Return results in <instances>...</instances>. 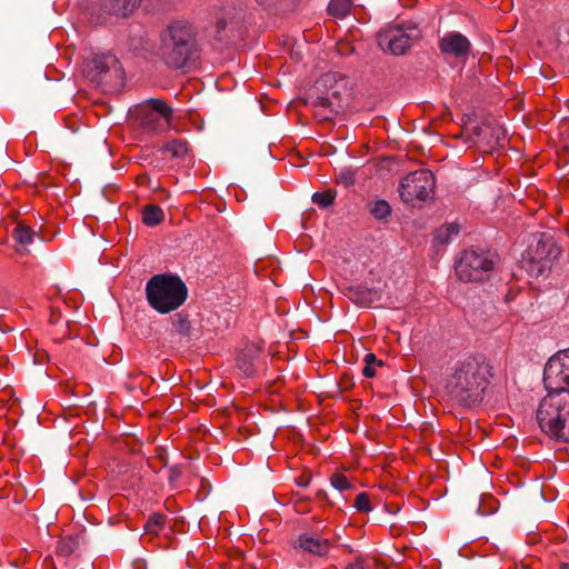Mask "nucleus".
<instances>
[{
	"instance_id": "ddd939ff",
	"label": "nucleus",
	"mask_w": 569,
	"mask_h": 569,
	"mask_svg": "<svg viewBox=\"0 0 569 569\" xmlns=\"http://www.w3.org/2000/svg\"><path fill=\"white\" fill-rule=\"evenodd\" d=\"M439 47L443 53L461 57L469 52L470 42L460 33H449L440 40Z\"/></svg>"
},
{
	"instance_id": "b1692460",
	"label": "nucleus",
	"mask_w": 569,
	"mask_h": 569,
	"mask_svg": "<svg viewBox=\"0 0 569 569\" xmlns=\"http://www.w3.org/2000/svg\"><path fill=\"white\" fill-rule=\"evenodd\" d=\"M459 233V227L456 223H448L441 227L437 232V239L440 242H448L450 237Z\"/></svg>"
},
{
	"instance_id": "393cba45",
	"label": "nucleus",
	"mask_w": 569,
	"mask_h": 569,
	"mask_svg": "<svg viewBox=\"0 0 569 569\" xmlns=\"http://www.w3.org/2000/svg\"><path fill=\"white\" fill-rule=\"evenodd\" d=\"M330 482L332 487H335L339 491H345L351 488V482L349 479L340 472H336L331 476Z\"/></svg>"
},
{
	"instance_id": "473e14b6",
	"label": "nucleus",
	"mask_w": 569,
	"mask_h": 569,
	"mask_svg": "<svg viewBox=\"0 0 569 569\" xmlns=\"http://www.w3.org/2000/svg\"><path fill=\"white\" fill-rule=\"evenodd\" d=\"M260 4H264L268 0H258Z\"/></svg>"
},
{
	"instance_id": "c756f323",
	"label": "nucleus",
	"mask_w": 569,
	"mask_h": 569,
	"mask_svg": "<svg viewBox=\"0 0 569 569\" xmlns=\"http://www.w3.org/2000/svg\"><path fill=\"white\" fill-rule=\"evenodd\" d=\"M369 566L363 560H356L353 563H350L346 569H368Z\"/></svg>"
},
{
	"instance_id": "cd10ccee",
	"label": "nucleus",
	"mask_w": 569,
	"mask_h": 569,
	"mask_svg": "<svg viewBox=\"0 0 569 569\" xmlns=\"http://www.w3.org/2000/svg\"><path fill=\"white\" fill-rule=\"evenodd\" d=\"M176 330L180 333V335H187L189 332V329H190V323L187 319H179L176 325Z\"/></svg>"
},
{
	"instance_id": "f03ea898",
	"label": "nucleus",
	"mask_w": 569,
	"mask_h": 569,
	"mask_svg": "<svg viewBox=\"0 0 569 569\" xmlns=\"http://www.w3.org/2000/svg\"><path fill=\"white\" fill-rule=\"evenodd\" d=\"M536 419L550 439L569 442V392H548L538 405Z\"/></svg>"
},
{
	"instance_id": "2f4dec72",
	"label": "nucleus",
	"mask_w": 569,
	"mask_h": 569,
	"mask_svg": "<svg viewBox=\"0 0 569 569\" xmlns=\"http://www.w3.org/2000/svg\"><path fill=\"white\" fill-rule=\"evenodd\" d=\"M560 569H569V563H562Z\"/></svg>"
},
{
	"instance_id": "bb28decb",
	"label": "nucleus",
	"mask_w": 569,
	"mask_h": 569,
	"mask_svg": "<svg viewBox=\"0 0 569 569\" xmlns=\"http://www.w3.org/2000/svg\"><path fill=\"white\" fill-rule=\"evenodd\" d=\"M337 181L342 183L345 187H349L355 183V173L351 170H342L338 174Z\"/></svg>"
},
{
	"instance_id": "aec40b11",
	"label": "nucleus",
	"mask_w": 569,
	"mask_h": 569,
	"mask_svg": "<svg viewBox=\"0 0 569 569\" xmlns=\"http://www.w3.org/2000/svg\"><path fill=\"white\" fill-rule=\"evenodd\" d=\"M371 214L379 220L386 219L391 214V207L385 200H378L370 208Z\"/></svg>"
},
{
	"instance_id": "412c9836",
	"label": "nucleus",
	"mask_w": 569,
	"mask_h": 569,
	"mask_svg": "<svg viewBox=\"0 0 569 569\" xmlns=\"http://www.w3.org/2000/svg\"><path fill=\"white\" fill-rule=\"evenodd\" d=\"M336 196L337 193L335 190L328 189L322 192L313 193L312 201L318 206L326 208L333 203Z\"/></svg>"
},
{
	"instance_id": "a211bd4d",
	"label": "nucleus",
	"mask_w": 569,
	"mask_h": 569,
	"mask_svg": "<svg viewBox=\"0 0 569 569\" xmlns=\"http://www.w3.org/2000/svg\"><path fill=\"white\" fill-rule=\"evenodd\" d=\"M351 6V0H331L328 4V13L337 19H343L350 13Z\"/></svg>"
},
{
	"instance_id": "9d476101",
	"label": "nucleus",
	"mask_w": 569,
	"mask_h": 569,
	"mask_svg": "<svg viewBox=\"0 0 569 569\" xmlns=\"http://www.w3.org/2000/svg\"><path fill=\"white\" fill-rule=\"evenodd\" d=\"M378 44L383 51L403 54L410 47V37L400 28H390L378 33Z\"/></svg>"
},
{
	"instance_id": "7c9ffc66",
	"label": "nucleus",
	"mask_w": 569,
	"mask_h": 569,
	"mask_svg": "<svg viewBox=\"0 0 569 569\" xmlns=\"http://www.w3.org/2000/svg\"><path fill=\"white\" fill-rule=\"evenodd\" d=\"M310 476L302 475L297 479V483L301 487H307L310 483Z\"/></svg>"
},
{
	"instance_id": "6ab92c4d",
	"label": "nucleus",
	"mask_w": 569,
	"mask_h": 569,
	"mask_svg": "<svg viewBox=\"0 0 569 569\" xmlns=\"http://www.w3.org/2000/svg\"><path fill=\"white\" fill-rule=\"evenodd\" d=\"M382 366V360L377 359L375 353L369 352L365 356V367L362 369V375L366 378H373L376 376V368Z\"/></svg>"
},
{
	"instance_id": "423d86ee",
	"label": "nucleus",
	"mask_w": 569,
	"mask_h": 569,
	"mask_svg": "<svg viewBox=\"0 0 569 569\" xmlns=\"http://www.w3.org/2000/svg\"><path fill=\"white\" fill-rule=\"evenodd\" d=\"M495 261L490 254L465 250L456 263V274L463 282H480L490 277Z\"/></svg>"
},
{
	"instance_id": "6e6552de",
	"label": "nucleus",
	"mask_w": 569,
	"mask_h": 569,
	"mask_svg": "<svg viewBox=\"0 0 569 569\" xmlns=\"http://www.w3.org/2000/svg\"><path fill=\"white\" fill-rule=\"evenodd\" d=\"M543 385L548 392H569V348L549 358L543 369Z\"/></svg>"
},
{
	"instance_id": "1a4fd4ad",
	"label": "nucleus",
	"mask_w": 569,
	"mask_h": 569,
	"mask_svg": "<svg viewBox=\"0 0 569 569\" xmlns=\"http://www.w3.org/2000/svg\"><path fill=\"white\" fill-rule=\"evenodd\" d=\"M172 112L162 99H149L137 109L140 126L148 132H159L168 127L171 123Z\"/></svg>"
},
{
	"instance_id": "39448f33",
	"label": "nucleus",
	"mask_w": 569,
	"mask_h": 569,
	"mask_svg": "<svg viewBox=\"0 0 569 569\" xmlns=\"http://www.w3.org/2000/svg\"><path fill=\"white\" fill-rule=\"evenodd\" d=\"M558 253L559 249L551 237L545 233L536 234L522 253V268L530 276L539 277L551 267V262Z\"/></svg>"
},
{
	"instance_id": "9b49d317",
	"label": "nucleus",
	"mask_w": 569,
	"mask_h": 569,
	"mask_svg": "<svg viewBox=\"0 0 569 569\" xmlns=\"http://www.w3.org/2000/svg\"><path fill=\"white\" fill-rule=\"evenodd\" d=\"M336 541L317 535H301L297 540V548L312 556L323 557L329 553Z\"/></svg>"
},
{
	"instance_id": "20e7f679",
	"label": "nucleus",
	"mask_w": 569,
	"mask_h": 569,
	"mask_svg": "<svg viewBox=\"0 0 569 569\" xmlns=\"http://www.w3.org/2000/svg\"><path fill=\"white\" fill-rule=\"evenodd\" d=\"M147 301L159 313H169L180 308L188 297L186 283L177 274L159 273L146 284Z\"/></svg>"
},
{
	"instance_id": "f8f14e48",
	"label": "nucleus",
	"mask_w": 569,
	"mask_h": 569,
	"mask_svg": "<svg viewBox=\"0 0 569 569\" xmlns=\"http://www.w3.org/2000/svg\"><path fill=\"white\" fill-rule=\"evenodd\" d=\"M142 0H102L101 8L104 13L117 18H129L141 6Z\"/></svg>"
},
{
	"instance_id": "4468645a",
	"label": "nucleus",
	"mask_w": 569,
	"mask_h": 569,
	"mask_svg": "<svg viewBox=\"0 0 569 569\" xmlns=\"http://www.w3.org/2000/svg\"><path fill=\"white\" fill-rule=\"evenodd\" d=\"M261 347L254 343L248 345L238 356L237 365L246 376L254 373V360L259 357Z\"/></svg>"
},
{
	"instance_id": "dca6fc26",
	"label": "nucleus",
	"mask_w": 569,
	"mask_h": 569,
	"mask_svg": "<svg viewBox=\"0 0 569 569\" xmlns=\"http://www.w3.org/2000/svg\"><path fill=\"white\" fill-rule=\"evenodd\" d=\"M166 515L160 512H153L149 516L147 522L144 523V535L150 537H157L166 526Z\"/></svg>"
},
{
	"instance_id": "c85d7f7f",
	"label": "nucleus",
	"mask_w": 569,
	"mask_h": 569,
	"mask_svg": "<svg viewBox=\"0 0 569 569\" xmlns=\"http://www.w3.org/2000/svg\"><path fill=\"white\" fill-rule=\"evenodd\" d=\"M69 545H70V541L61 540L58 545V551L63 556L71 553L72 549Z\"/></svg>"
},
{
	"instance_id": "5701e85b",
	"label": "nucleus",
	"mask_w": 569,
	"mask_h": 569,
	"mask_svg": "<svg viewBox=\"0 0 569 569\" xmlns=\"http://www.w3.org/2000/svg\"><path fill=\"white\" fill-rule=\"evenodd\" d=\"M117 62L118 61H117L116 57L112 54H103L101 57L94 58V60H93L94 68L99 72L107 71L111 66L117 64Z\"/></svg>"
},
{
	"instance_id": "4be33fe9",
	"label": "nucleus",
	"mask_w": 569,
	"mask_h": 569,
	"mask_svg": "<svg viewBox=\"0 0 569 569\" xmlns=\"http://www.w3.org/2000/svg\"><path fill=\"white\" fill-rule=\"evenodd\" d=\"M166 151L170 152L173 157H184L188 153V143L182 140L169 141L166 147Z\"/></svg>"
},
{
	"instance_id": "a878e982",
	"label": "nucleus",
	"mask_w": 569,
	"mask_h": 569,
	"mask_svg": "<svg viewBox=\"0 0 569 569\" xmlns=\"http://www.w3.org/2000/svg\"><path fill=\"white\" fill-rule=\"evenodd\" d=\"M355 508L360 512H369L372 509L369 495L366 492L358 493L355 500Z\"/></svg>"
},
{
	"instance_id": "2eb2a0df",
	"label": "nucleus",
	"mask_w": 569,
	"mask_h": 569,
	"mask_svg": "<svg viewBox=\"0 0 569 569\" xmlns=\"http://www.w3.org/2000/svg\"><path fill=\"white\" fill-rule=\"evenodd\" d=\"M34 231L28 224L23 222H18L12 231V238L16 243L26 248L31 244L34 238Z\"/></svg>"
},
{
	"instance_id": "7ed1b4c3",
	"label": "nucleus",
	"mask_w": 569,
	"mask_h": 569,
	"mask_svg": "<svg viewBox=\"0 0 569 569\" xmlns=\"http://www.w3.org/2000/svg\"><path fill=\"white\" fill-rule=\"evenodd\" d=\"M196 49V30L187 21H173L161 33V54L174 69L184 68Z\"/></svg>"
},
{
	"instance_id": "f3484780",
	"label": "nucleus",
	"mask_w": 569,
	"mask_h": 569,
	"mask_svg": "<svg viewBox=\"0 0 569 569\" xmlns=\"http://www.w3.org/2000/svg\"><path fill=\"white\" fill-rule=\"evenodd\" d=\"M164 218L163 211L158 206L148 204L142 211V221L149 227H153L162 222Z\"/></svg>"
},
{
	"instance_id": "0eeeda50",
	"label": "nucleus",
	"mask_w": 569,
	"mask_h": 569,
	"mask_svg": "<svg viewBox=\"0 0 569 569\" xmlns=\"http://www.w3.org/2000/svg\"><path fill=\"white\" fill-rule=\"evenodd\" d=\"M435 189V178L429 170H418L407 174L399 188L403 202L415 206L416 202L426 201Z\"/></svg>"
},
{
	"instance_id": "f257e3e1",
	"label": "nucleus",
	"mask_w": 569,
	"mask_h": 569,
	"mask_svg": "<svg viewBox=\"0 0 569 569\" xmlns=\"http://www.w3.org/2000/svg\"><path fill=\"white\" fill-rule=\"evenodd\" d=\"M492 377V367L485 357L469 356L457 362L447 389L452 398L470 406L481 399Z\"/></svg>"
}]
</instances>
